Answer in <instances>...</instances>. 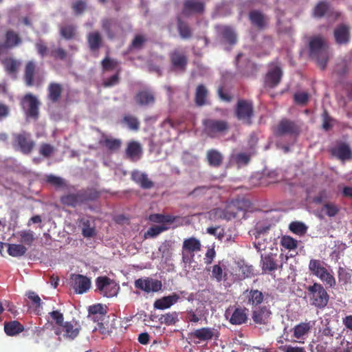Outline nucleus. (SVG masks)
Returning a JSON list of instances; mask_svg holds the SVG:
<instances>
[{
    "instance_id": "f257e3e1",
    "label": "nucleus",
    "mask_w": 352,
    "mask_h": 352,
    "mask_svg": "<svg viewBox=\"0 0 352 352\" xmlns=\"http://www.w3.org/2000/svg\"><path fill=\"white\" fill-rule=\"evenodd\" d=\"M101 193L95 188H82L76 193H68L60 197L63 205L75 208L89 201L97 200Z\"/></svg>"
},
{
    "instance_id": "f03ea898",
    "label": "nucleus",
    "mask_w": 352,
    "mask_h": 352,
    "mask_svg": "<svg viewBox=\"0 0 352 352\" xmlns=\"http://www.w3.org/2000/svg\"><path fill=\"white\" fill-rule=\"evenodd\" d=\"M309 56L318 66L324 69L329 60V46L326 40L320 36L311 38L309 43Z\"/></svg>"
},
{
    "instance_id": "7ed1b4c3",
    "label": "nucleus",
    "mask_w": 352,
    "mask_h": 352,
    "mask_svg": "<svg viewBox=\"0 0 352 352\" xmlns=\"http://www.w3.org/2000/svg\"><path fill=\"white\" fill-rule=\"evenodd\" d=\"M306 289L307 298L311 306L322 309L327 305L330 297L322 284L314 283L307 287Z\"/></svg>"
},
{
    "instance_id": "20e7f679",
    "label": "nucleus",
    "mask_w": 352,
    "mask_h": 352,
    "mask_svg": "<svg viewBox=\"0 0 352 352\" xmlns=\"http://www.w3.org/2000/svg\"><path fill=\"white\" fill-rule=\"evenodd\" d=\"M324 265V262L320 260L311 259L309 263V270L314 276L323 282L327 287L334 288L336 285V278Z\"/></svg>"
},
{
    "instance_id": "39448f33",
    "label": "nucleus",
    "mask_w": 352,
    "mask_h": 352,
    "mask_svg": "<svg viewBox=\"0 0 352 352\" xmlns=\"http://www.w3.org/2000/svg\"><path fill=\"white\" fill-rule=\"evenodd\" d=\"M247 202L243 199H235L228 203L224 209L216 208L214 214L221 219L230 220L236 217L240 212L245 210Z\"/></svg>"
},
{
    "instance_id": "423d86ee",
    "label": "nucleus",
    "mask_w": 352,
    "mask_h": 352,
    "mask_svg": "<svg viewBox=\"0 0 352 352\" xmlns=\"http://www.w3.org/2000/svg\"><path fill=\"white\" fill-rule=\"evenodd\" d=\"M81 330L80 323L76 320L66 321L60 327L54 328V333L58 336L59 340L72 341L76 339Z\"/></svg>"
},
{
    "instance_id": "0eeeda50",
    "label": "nucleus",
    "mask_w": 352,
    "mask_h": 352,
    "mask_svg": "<svg viewBox=\"0 0 352 352\" xmlns=\"http://www.w3.org/2000/svg\"><path fill=\"white\" fill-rule=\"evenodd\" d=\"M234 113L236 118L243 124L251 125L254 115L252 101L239 99L236 104Z\"/></svg>"
},
{
    "instance_id": "6e6552de",
    "label": "nucleus",
    "mask_w": 352,
    "mask_h": 352,
    "mask_svg": "<svg viewBox=\"0 0 352 352\" xmlns=\"http://www.w3.org/2000/svg\"><path fill=\"white\" fill-rule=\"evenodd\" d=\"M12 146L15 149L25 155L30 154L32 151L35 143L32 140L30 133L25 131L14 133L12 134Z\"/></svg>"
},
{
    "instance_id": "1a4fd4ad",
    "label": "nucleus",
    "mask_w": 352,
    "mask_h": 352,
    "mask_svg": "<svg viewBox=\"0 0 352 352\" xmlns=\"http://www.w3.org/2000/svg\"><path fill=\"white\" fill-rule=\"evenodd\" d=\"M23 43L20 33L9 28L3 34V41L0 42V55L6 54L8 50L15 48Z\"/></svg>"
},
{
    "instance_id": "9d476101",
    "label": "nucleus",
    "mask_w": 352,
    "mask_h": 352,
    "mask_svg": "<svg viewBox=\"0 0 352 352\" xmlns=\"http://www.w3.org/2000/svg\"><path fill=\"white\" fill-rule=\"evenodd\" d=\"M96 290L107 298L116 296L120 287L107 276H98L96 280Z\"/></svg>"
},
{
    "instance_id": "9b49d317",
    "label": "nucleus",
    "mask_w": 352,
    "mask_h": 352,
    "mask_svg": "<svg viewBox=\"0 0 352 352\" xmlns=\"http://www.w3.org/2000/svg\"><path fill=\"white\" fill-rule=\"evenodd\" d=\"M340 15V14L335 11L331 4L326 0L318 2L312 10V16L317 19L326 17L336 20Z\"/></svg>"
},
{
    "instance_id": "f8f14e48",
    "label": "nucleus",
    "mask_w": 352,
    "mask_h": 352,
    "mask_svg": "<svg viewBox=\"0 0 352 352\" xmlns=\"http://www.w3.org/2000/svg\"><path fill=\"white\" fill-rule=\"evenodd\" d=\"M206 133L211 138L223 133L229 129L228 122L223 120L206 119L203 122Z\"/></svg>"
},
{
    "instance_id": "ddd939ff",
    "label": "nucleus",
    "mask_w": 352,
    "mask_h": 352,
    "mask_svg": "<svg viewBox=\"0 0 352 352\" xmlns=\"http://www.w3.org/2000/svg\"><path fill=\"white\" fill-rule=\"evenodd\" d=\"M21 104L25 110V114L28 117H30L34 119L38 118L39 113V102L36 96L30 93L25 94L21 99Z\"/></svg>"
},
{
    "instance_id": "4468645a",
    "label": "nucleus",
    "mask_w": 352,
    "mask_h": 352,
    "mask_svg": "<svg viewBox=\"0 0 352 352\" xmlns=\"http://www.w3.org/2000/svg\"><path fill=\"white\" fill-rule=\"evenodd\" d=\"M300 131V126L296 122L285 118L282 119L277 124L275 134L278 136L284 135L297 136L299 135Z\"/></svg>"
},
{
    "instance_id": "2eb2a0df",
    "label": "nucleus",
    "mask_w": 352,
    "mask_h": 352,
    "mask_svg": "<svg viewBox=\"0 0 352 352\" xmlns=\"http://www.w3.org/2000/svg\"><path fill=\"white\" fill-rule=\"evenodd\" d=\"M102 28L109 39L113 40L122 31V27L118 20L113 18H104L101 21Z\"/></svg>"
},
{
    "instance_id": "dca6fc26",
    "label": "nucleus",
    "mask_w": 352,
    "mask_h": 352,
    "mask_svg": "<svg viewBox=\"0 0 352 352\" xmlns=\"http://www.w3.org/2000/svg\"><path fill=\"white\" fill-rule=\"evenodd\" d=\"M169 58L171 66L175 71L184 72L186 70L188 60L184 52L175 49L170 52Z\"/></svg>"
},
{
    "instance_id": "f3484780",
    "label": "nucleus",
    "mask_w": 352,
    "mask_h": 352,
    "mask_svg": "<svg viewBox=\"0 0 352 352\" xmlns=\"http://www.w3.org/2000/svg\"><path fill=\"white\" fill-rule=\"evenodd\" d=\"M135 287L141 289L146 293L157 292L162 289V283L161 280L151 278H138L135 280Z\"/></svg>"
},
{
    "instance_id": "a211bd4d",
    "label": "nucleus",
    "mask_w": 352,
    "mask_h": 352,
    "mask_svg": "<svg viewBox=\"0 0 352 352\" xmlns=\"http://www.w3.org/2000/svg\"><path fill=\"white\" fill-rule=\"evenodd\" d=\"M217 35L221 38L225 43L234 45L238 41L237 34L234 29L230 25H217L215 26Z\"/></svg>"
},
{
    "instance_id": "6ab92c4d",
    "label": "nucleus",
    "mask_w": 352,
    "mask_h": 352,
    "mask_svg": "<svg viewBox=\"0 0 352 352\" xmlns=\"http://www.w3.org/2000/svg\"><path fill=\"white\" fill-rule=\"evenodd\" d=\"M283 76V71L279 66L270 68L265 76L264 87L274 88L278 85Z\"/></svg>"
},
{
    "instance_id": "aec40b11",
    "label": "nucleus",
    "mask_w": 352,
    "mask_h": 352,
    "mask_svg": "<svg viewBox=\"0 0 352 352\" xmlns=\"http://www.w3.org/2000/svg\"><path fill=\"white\" fill-rule=\"evenodd\" d=\"M204 11V2L199 0H184L182 8V14L184 16H189L192 14H201Z\"/></svg>"
},
{
    "instance_id": "412c9836",
    "label": "nucleus",
    "mask_w": 352,
    "mask_h": 352,
    "mask_svg": "<svg viewBox=\"0 0 352 352\" xmlns=\"http://www.w3.org/2000/svg\"><path fill=\"white\" fill-rule=\"evenodd\" d=\"M272 311L266 306L258 307L252 312L254 322L259 325H267L270 322Z\"/></svg>"
},
{
    "instance_id": "4be33fe9",
    "label": "nucleus",
    "mask_w": 352,
    "mask_h": 352,
    "mask_svg": "<svg viewBox=\"0 0 352 352\" xmlns=\"http://www.w3.org/2000/svg\"><path fill=\"white\" fill-rule=\"evenodd\" d=\"M72 286L76 293L82 294L86 293L91 287V280L88 277L81 274H73Z\"/></svg>"
},
{
    "instance_id": "5701e85b",
    "label": "nucleus",
    "mask_w": 352,
    "mask_h": 352,
    "mask_svg": "<svg viewBox=\"0 0 352 352\" xmlns=\"http://www.w3.org/2000/svg\"><path fill=\"white\" fill-rule=\"evenodd\" d=\"M249 19L251 24L258 30H263L267 26L268 19L259 10H254L250 11Z\"/></svg>"
},
{
    "instance_id": "b1692460",
    "label": "nucleus",
    "mask_w": 352,
    "mask_h": 352,
    "mask_svg": "<svg viewBox=\"0 0 352 352\" xmlns=\"http://www.w3.org/2000/svg\"><path fill=\"white\" fill-rule=\"evenodd\" d=\"M142 155L140 144L135 141L129 142L125 150V157L131 162H137Z\"/></svg>"
},
{
    "instance_id": "393cba45",
    "label": "nucleus",
    "mask_w": 352,
    "mask_h": 352,
    "mask_svg": "<svg viewBox=\"0 0 352 352\" xmlns=\"http://www.w3.org/2000/svg\"><path fill=\"white\" fill-rule=\"evenodd\" d=\"M247 300V305L256 307L260 305L264 300V295L262 292L256 289H247L243 292Z\"/></svg>"
},
{
    "instance_id": "a878e982",
    "label": "nucleus",
    "mask_w": 352,
    "mask_h": 352,
    "mask_svg": "<svg viewBox=\"0 0 352 352\" xmlns=\"http://www.w3.org/2000/svg\"><path fill=\"white\" fill-rule=\"evenodd\" d=\"M131 179L143 189H151L154 186V182L148 178V175L138 170L131 173Z\"/></svg>"
},
{
    "instance_id": "bb28decb",
    "label": "nucleus",
    "mask_w": 352,
    "mask_h": 352,
    "mask_svg": "<svg viewBox=\"0 0 352 352\" xmlns=\"http://www.w3.org/2000/svg\"><path fill=\"white\" fill-rule=\"evenodd\" d=\"M333 34L336 43L339 45L348 43L350 40L349 26L343 23L339 25L334 30Z\"/></svg>"
},
{
    "instance_id": "cd10ccee",
    "label": "nucleus",
    "mask_w": 352,
    "mask_h": 352,
    "mask_svg": "<svg viewBox=\"0 0 352 352\" xmlns=\"http://www.w3.org/2000/svg\"><path fill=\"white\" fill-rule=\"evenodd\" d=\"M63 87L60 83L50 82L47 89V100L53 104L58 102L63 93Z\"/></svg>"
},
{
    "instance_id": "c85d7f7f",
    "label": "nucleus",
    "mask_w": 352,
    "mask_h": 352,
    "mask_svg": "<svg viewBox=\"0 0 352 352\" xmlns=\"http://www.w3.org/2000/svg\"><path fill=\"white\" fill-rule=\"evenodd\" d=\"M87 42L91 52H96L102 46L103 38L98 31H93L87 35Z\"/></svg>"
},
{
    "instance_id": "c756f323",
    "label": "nucleus",
    "mask_w": 352,
    "mask_h": 352,
    "mask_svg": "<svg viewBox=\"0 0 352 352\" xmlns=\"http://www.w3.org/2000/svg\"><path fill=\"white\" fill-rule=\"evenodd\" d=\"M276 258V254L273 253L261 255V263L264 272H271L277 270L278 264Z\"/></svg>"
},
{
    "instance_id": "7c9ffc66",
    "label": "nucleus",
    "mask_w": 352,
    "mask_h": 352,
    "mask_svg": "<svg viewBox=\"0 0 352 352\" xmlns=\"http://www.w3.org/2000/svg\"><path fill=\"white\" fill-rule=\"evenodd\" d=\"M179 298V295L175 293L173 294L172 295L164 296L155 301L154 307L157 309L161 310L168 309L176 303Z\"/></svg>"
},
{
    "instance_id": "2f4dec72",
    "label": "nucleus",
    "mask_w": 352,
    "mask_h": 352,
    "mask_svg": "<svg viewBox=\"0 0 352 352\" xmlns=\"http://www.w3.org/2000/svg\"><path fill=\"white\" fill-rule=\"evenodd\" d=\"M36 69L37 65L34 61L29 60L27 62L23 76L26 86L32 87L34 85V76Z\"/></svg>"
},
{
    "instance_id": "473e14b6",
    "label": "nucleus",
    "mask_w": 352,
    "mask_h": 352,
    "mask_svg": "<svg viewBox=\"0 0 352 352\" xmlns=\"http://www.w3.org/2000/svg\"><path fill=\"white\" fill-rule=\"evenodd\" d=\"M331 153L342 161L348 160L352 158V151L349 146L345 143L339 144L331 150Z\"/></svg>"
},
{
    "instance_id": "72a5a7b5",
    "label": "nucleus",
    "mask_w": 352,
    "mask_h": 352,
    "mask_svg": "<svg viewBox=\"0 0 352 352\" xmlns=\"http://www.w3.org/2000/svg\"><path fill=\"white\" fill-rule=\"evenodd\" d=\"M206 158L208 165L214 168L219 167L223 160V156L221 152L214 148L207 151Z\"/></svg>"
},
{
    "instance_id": "f704fd0d",
    "label": "nucleus",
    "mask_w": 352,
    "mask_h": 352,
    "mask_svg": "<svg viewBox=\"0 0 352 352\" xmlns=\"http://www.w3.org/2000/svg\"><path fill=\"white\" fill-rule=\"evenodd\" d=\"M135 100L140 106H147L153 104L155 98L151 91L148 90H142L136 94Z\"/></svg>"
},
{
    "instance_id": "c9c22d12",
    "label": "nucleus",
    "mask_w": 352,
    "mask_h": 352,
    "mask_svg": "<svg viewBox=\"0 0 352 352\" xmlns=\"http://www.w3.org/2000/svg\"><path fill=\"white\" fill-rule=\"evenodd\" d=\"M201 249V244L199 239L195 237L186 239L183 241L182 250L189 254H195Z\"/></svg>"
},
{
    "instance_id": "e433bc0d",
    "label": "nucleus",
    "mask_w": 352,
    "mask_h": 352,
    "mask_svg": "<svg viewBox=\"0 0 352 352\" xmlns=\"http://www.w3.org/2000/svg\"><path fill=\"white\" fill-rule=\"evenodd\" d=\"M99 144L105 146L109 151L116 152L118 151L122 145V140L117 138H112L102 135V138L100 140Z\"/></svg>"
},
{
    "instance_id": "4c0bfd02",
    "label": "nucleus",
    "mask_w": 352,
    "mask_h": 352,
    "mask_svg": "<svg viewBox=\"0 0 352 352\" xmlns=\"http://www.w3.org/2000/svg\"><path fill=\"white\" fill-rule=\"evenodd\" d=\"M23 331V325L17 320L4 322V331L8 336H15Z\"/></svg>"
},
{
    "instance_id": "58836bf2",
    "label": "nucleus",
    "mask_w": 352,
    "mask_h": 352,
    "mask_svg": "<svg viewBox=\"0 0 352 352\" xmlns=\"http://www.w3.org/2000/svg\"><path fill=\"white\" fill-rule=\"evenodd\" d=\"M311 322H302L293 328L294 337L298 340L305 339L311 329Z\"/></svg>"
},
{
    "instance_id": "ea45409f",
    "label": "nucleus",
    "mask_w": 352,
    "mask_h": 352,
    "mask_svg": "<svg viewBox=\"0 0 352 352\" xmlns=\"http://www.w3.org/2000/svg\"><path fill=\"white\" fill-rule=\"evenodd\" d=\"M6 72L10 75H14L18 72L20 62L13 57H6L1 60Z\"/></svg>"
},
{
    "instance_id": "a19ab883",
    "label": "nucleus",
    "mask_w": 352,
    "mask_h": 352,
    "mask_svg": "<svg viewBox=\"0 0 352 352\" xmlns=\"http://www.w3.org/2000/svg\"><path fill=\"white\" fill-rule=\"evenodd\" d=\"M60 35L66 40L74 38L77 34V27L74 24H64L59 27Z\"/></svg>"
},
{
    "instance_id": "79ce46f5",
    "label": "nucleus",
    "mask_w": 352,
    "mask_h": 352,
    "mask_svg": "<svg viewBox=\"0 0 352 352\" xmlns=\"http://www.w3.org/2000/svg\"><path fill=\"white\" fill-rule=\"evenodd\" d=\"M248 320V316L245 312V309L236 308L233 311L230 318V322L232 324L240 325L244 324Z\"/></svg>"
},
{
    "instance_id": "37998d69",
    "label": "nucleus",
    "mask_w": 352,
    "mask_h": 352,
    "mask_svg": "<svg viewBox=\"0 0 352 352\" xmlns=\"http://www.w3.org/2000/svg\"><path fill=\"white\" fill-rule=\"evenodd\" d=\"M191 336L201 341L211 340L214 336V329L209 327H202L196 329Z\"/></svg>"
},
{
    "instance_id": "c03bdc74",
    "label": "nucleus",
    "mask_w": 352,
    "mask_h": 352,
    "mask_svg": "<svg viewBox=\"0 0 352 352\" xmlns=\"http://www.w3.org/2000/svg\"><path fill=\"white\" fill-rule=\"evenodd\" d=\"M177 28L179 36L183 39H189L192 36V31L187 22L181 18L177 19Z\"/></svg>"
},
{
    "instance_id": "a18cd8bd",
    "label": "nucleus",
    "mask_w": 352,
    "mask_h": 352,
    "mask_svg": "<svg viewBox=\"0 0 352 352\" xmlns=\"http://www.w3.org/2000/svg\"><path fill=\"white\" fill-rule=\"evenodd\" d=\"M208 93V90L204 85L201 84L197 87L195 96V102L197 106L201 107L206 104Z\"/></svg>"
},
{
    "instance_id": "49530a36",
    "label": "nucleus",
    "mask_w": 352,
    "mask_h": 352,
    "mask_svg": "<svg viewBox=\"0 0 352 352\" xmlns=\"http://www.w3.org/2000/svg\"><path fill=\"white\" fill-rule=\"evenodd\" d=\"M8 253L10 256L13 257H20L23 256L26 252L27 248L22 244H7Z\"/></svg>"
},
{
    "instance_id": "de8ad7c7",
    "label": "nucleus",
    "mask_w": 352,
    "mask_h": 352,
    "mask_svg": "<svg viewBox=\"0 0 352 352\" xmlns=\"http://www.w3.org/2000/svg\"><path fill=\"white\" fill-rule=\"evenodd\" d=\"M148 41V38L146 35L142 34H135L133 38L131 44L129 46L130 50H141L143 48L144 44Z\"/></svg>"
},
{
    "instance_id": "09e8293b",
    "label": "nucleus",
    "mask_w": 352,
    "mask_h": 352,
    "mask_svg": "<svg viewBox=\"0 0 352 352\" xmlns=\"http://www.w3.org/2000/svg\"><path fill=\"white\" fill-rule=\"evenodd\" d=\"M122 123L125 124L130 130L137 131L140 129V123L134 116L126 114L123 116Z\"/></svg>"
},
{
    "instance_id": "8fccbe9b",
    "label": "nucleus",
    "mask_w": 352,
    "mask_h": 352,
    "mask_svg": "<svg viewBox=\"0 0 352 352\" xmlns=\"http://www.w3.org/2000/svg\"><path fill=\"white\" fill-rule=\"evenodd\" d=\"M159 320L167 326L175 325L179 321L178 314L176 311L166 313L162 315Z\"/></svg>"
},
{
    "instance_id": "3c124183",
    "label": "nucleus",
    "mask_w": 352,
    "mask_h": 352,
    "mask_svg": "<svg viewBox=\"0 0 352 352\" xmlns=\"http://www.w3.org/2000/svg\"><path fill=\"white\" fill-rule=\"evenodd\" d=\"M87 8V3L86 0H77L72 3V9L76 16L83 14Z\"/></svg>"
},
{
    "instance_id": "603ef678",
    "label": "nucleus",
    "mask_w": 352,
    "mask_h": 352,
    "mask_svg": "<svg viewBox=\"0 0 352 352\" xmlns=\"http://www.w3.org/2000/svg\"><path fill=\"white\" fill-rule=\"evenodd\" d=\"M89 314L93 315V320L96 321V315L103 317L107 314L106 307L101 304H96L89 307Z\"/></svg>"
},
{
    "instance_id": "864d4df0",
    "label": "nucleus",
    "mask_w": 352,
    "mask_h": 352,
    "mask_svg": "<svg viewBox=\"0 0 352 352\" xmlns=\"http://www.w3.org/2000/svg\"><path fill=\"white\" fill-rule=\"evenodd\" d=\"M18 235L20 236V241L29 246L32 245L35 239L34 232L31 230H21L18 232Z\"/></svg>"
},
{
    "instance_id": "5fc2aeb1",
    "label": "nucleus",
    "mask_w": 352,
    "mask_h": 352,
    "mask_svg": "<svg viewBox=\"0 0 352 352\" xmlns=\"http://www.w3.org/2000/svg\"><path fill=\"white\" fill-rule=\"evenodd\" d=\"M289 230L298 235H303L306 233L307 227L300 221H292L289 226Z\"/></svg>"
},
{
    "instance_id": "6e6d98bb",
    "label": "nucleus",
    "mask_w": 352,
    "mask_h": 352,
    "mask_svg": "<svg viewBox=\"0 0 352 352\" xmlns=\"http://www.w3.org/2000/svg\"><path fill=\"white\" fill-rule=\"evenodd\" d=\"M35 48L41 57L44 58L50 56V50L44 41L41 39L37 41L35 43Z\"/></svg>"
},
{
    "instance_id": "4d7b16f0",
    "label": "nucleus",
    "mask_w": 352,
    "mask_h": 352,
    "mask_svg": "<svg viewBox=\"0 0 352 352\" xmlns=\"http://www.w3.org/2000/svg\"><path fill=\"white\" fill-rule=\"evenodd\" d=\"M54 60H65L67 56V52L62 47H51L50 56Z\"/></svg>"
},
{
    "instance_id": "13d9d810",
    "label": "nucleus",
    "mask_w": 352,
    "mask_h": 352,
    "mask_svg": "<svg viewBox=\"0 0 352 352\" xmlns=\"http://www.w3.org/2000/svg\"><path fill=\"white\" fill-rule=\"evenodd\" d=\"M338 280L343 285L351 283L352 273L344 267H340L338 271Z\"/></svg>"
},
{
    "instance_id": "bf43d9fd",
    "label": "nucleus",
    "mask_w": 352,
    "mask_h": 352,
    "mask_svg": "<svg viewBox=\"0 0 352 352\" xmlns=\"http://www.w3.org/2000/svg\"><path fill=\"white\" fill-rule=\"evenodd\" d=\"M280 245L285 248L292 250H295L298 246L297 240L290 236H283L280 239Z\"/></svg>"
},
{
    "instance_id": "052dcab7",
    "label": "nucleus",
    "mask_w": 352,
    "mask_h": 352,
    "mask_svg": "<svg viewBox=\"0 0 352 352\" xmlns=\"http://www.w3.org/2000/svg\"><path fill=\"white\" fill-rule=\"evenodd\" d=\"M150 220L155 223H173L175 217L172 215L155 214L150 216Z\"/></svg>"
},
{
    "instance_id": "680f3d73",
    "label": "nucleus",
    "mask_w": 352,
    "mask_h": 352,
    "mask_svg": "<svg viewBox=\"0 0 352 352\" xmlns=\"http://www.w3.org/2000/svg\"><path fill=\"white\" fill-rule=\"evenodd\" d=\"M119 63L116 60L110 58L109 57H105L102 61L101 65L103 71H112L118 65Z\"/></svg>"
},
{
    "instance_id": "e2e57ef3",
    "label": "nucleus",
    "mask_w": 352,
    "mask_h": 352,
    "mask_svg": "<svg viewBox=\"0 0 352 352\" xmlns=\"http://www.w3.org/2000/svg\"><path fill=\"white\" fill-rule=\"evenodd\" d=\"M339 210V207L333 203H327L322 208V211H324L325 214L329 217H335Z\"/></svg>"
},
{
    "instance_id": "0e129e2a",
    "label": "nucleus",
    "mask_w": 352,
    "mask_h": 352,
    "mask_svg": "<svg viewBox=\"0 0 352 352\" xmlns=\"http://www.w3.org/2000/svg\"><path fill=\"white\" fill-rule=\"evenodd\" d=\"M166 229L167 228L164 226H153L146 231L144 234V237H155Z\"/></svg>"
},
{
    "instance_id": "69168bd1",
    "label": "nucleus",
    "mask_w": 352,
    "mask_h": 352,
    "mask_svg": "<svg viewBox=\"0 0 352 352\" xmlns=\"http://www.w3.org/2000/svg\"><path fill=\"white\" fill-rule=\"evenodd\" d=\"M120 69H118L115 74L104 79L102 82V85L104 87H110L118 85L120 82Z\"/></svg>"
},
{
    "instance_id": "338daca9",
    "label": "nucleus",
    "mask_w": 352,
    "mask_h": 352,
    "mask_svg": "<svg viewBox=\"0 0 352 352\" xmlns=\"http://www.w3.org/2000/svg\"><path fill=\"white\" fill-rule=\"evenodd\" d=\"M45 181L51 185L60 188L65 185L64 179L54 175H46Z\"/></svg>"
},
{
    "instance_id": "774afa93",
    "label": "nucleus",
    "mask_w": 352,
    "mask_h": 352,
    "mask_svg": "<svg viewBox=\"0 0 352 352\" xmlns=\"http://www.w3.org/2000/svg\"><path fill=\"white\" fill-rule=\"evenodd\" d=\"M223 267L220 264L214 265L212 270V276L217 282H221L223 280Z\"/></svg>"
}]
</instances>
